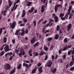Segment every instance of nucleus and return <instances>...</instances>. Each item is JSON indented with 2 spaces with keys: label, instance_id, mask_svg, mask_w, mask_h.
I'll use <instances>...</instances> for the list:
<instances>
[{
  "label": "nucleus",
  "instance_id": "36",
  "mask_svg": "<svg viewBox=\"0 0 74 74\" xmlns=\"http://www.w3.org/2000/svg\"><path fill=\"white\" fill-rule=\"evenodd\" d=\"M70 67H71V66H72L74 64V63H73V61H71L70 62Z\"/></svg>",
  "mask_w": 74,
  "mask_h": 74
},
{
  "label": "nucleus",
  "instance_id": "44",
  "mask_svg": "<svg viewBox=\"0 0 74 74\" xmlns=\"http://www.w3.org/2000/svg\"><path fill=\"white\" fill-rule=\"evenodd\" d=\"M25 33V32H22L21 33V36H23L24 35Z\"/></svg>",
  "mask_w": 74,
  "mask_h": 74
},
{
  "label": "nucleus",
  "instance_id": "64",
  "mask_svg": "<svg viewBox=\"0 0 74 74\" xmlns=\"http://www.w3.org/2000/svg\"><path fill=\"white\" fill-rule=\"evenodd\" d=\"M71 55L74 54V51L73 50L71 52Z\"/></svg>",
  "mask_w": 74,
  "mask_h": 74
},
{
  "label": "nucleus",
  "instance_id": "43",
  "mask_svg": "<svg viewBox=\"0 0 74 74\" xmlns=\"http://www.w3.org/2000/svg\"><path fill=\"white\" fill-rule=\"evenodd\" d=\"M48 57L47 55H46L45 56V60H47L48 59Z\"/></svg>",
  "mask_w": 74,
  "mask_h": 74
},
{
  "label": "nucleus",
  "instance_id": "10",
  "mask_svg": "<svg viewBox=\"0 0 74 74\" xmlns=\"http://www.w3.org/2000/svg\"><path fill=\"white\" fill-rule=\"evenodd\" d=\"M4 49H5V51L6 52H7V51H10V50H9V46H8V45H6V46L4 48Z\"/></svg>",
  "mask_w": 74,
  "mask_h": 74
},
{
  "label": "nucleus",
  "instance_id": "55",
  "mask_svg": "<svg viewBox=\"0 0 74 74\" xmlns=\"http://www.w3.org/2000/svg\"><path fill=\"white\" fill-rule=\"evenodd\" d=\"M10 54L9 53H7L5 54V57H7V56L8 55Z\"/></svg>",
  "mask_w": 74,
  "mask_h": 74
},
{
  "label": "nucleus",
  "instance_id": "59",
  "mask_svg": "<svg viewBox=\"0 0 74 74\" xmlns=\"http://www.w3.org/2000/svg\"><path fill=\"white\" fill-rule=\"evenodd\" d=\"M47 21H45L43 22L42 23V24H45V23H46Z\"/></svg>",
  "mask_w": 74,
  "mask_h": 74
},
{
  "label": "nucleus",
  "instance_id": "45",
  "mask_svg": "<svg viewBox=\"0 0 74 74\" xmlns=\"http://www.w3.org/2000/svg\"><path fill=\"white\" fill-rule=\"evenodd\" d=\"M54 47V45H52L51 46V47L50 48V50H52V49H53V48Z\"/></svg>",
  "mask_w": 74,
  "mask_h": 74
},
{
  "label": "nucleus",
  "instance_id": "63",
  "mask_svg": "<svg viewBox=\"0 0 74 74\" xmlns=\"http://www.w3.org/2000/svg\"><path fill=\"white\" fill-rule=\"evenodd\" d=\"M15 51L16 52L17 54H18L19 52V50L18 49H16Z\"/></svg>",
  "mask_w": 74,
  "mask_h": 74
},
{
  "label": "nucleus",
  "instance_id": "5",
  "mask_svg": "<svg viewBox=\"0 0 74 74\" xmlns=\"http://www.w3.org/2000/svg\"><path fill=\"white\" fill-rule=\"evenodd\" d=\"M52 63V61H51L50 60H49L48 61V63L47 64V67H51Z\"/></svg>",
  "mask_w": 74,
  "mask_h": 74
},
{
  "label": "nucleus",
  "instance_id": "62",
  "mask_svg": "<svg viewBox=\"0 0 74 74\" xmlns=\"http://www.w3.org/2000/svg\"><path fill=\"white\" fill-rule=\"evenodd\" d=\"M13 57V56H11L10 58H9V60H12V58Z\"/></svg>",
  "mask_w": 74,
  "mask_h": 74
},
{
  "label": "nucleus",
  "instance_id": "1",
  "mask_svg": "<svg viewBox=\"0 0 74 74\" xmlns=\"http://www.w3.org/2000/svg\"><path fill=\"white\" fill-rule=\"evenodd\" d=\"M20 53H19L18 55L20 57L22 58V55H24L25 54V52L24 51V50H23V49L22 48L20 49Z\"/></svg>",
  "mask_w": 74,
  "mask_h": 74
},
{
  "label": "nucleus",
  "instance_id": "39",
  "mask_svg": "<svg viewBox=\"0 0 74 74\" xmlns=\"http://www.w3.org/2000/svg\"><path fill=\"white\" fill-rule=\"evenodd\" d=\"M71 11L68 10V12L66 14V16L70 14Z\"/></svg>",
  "mask_w": 74,
  "mask_h": 74
},
{
  "label": "nucleus",
  "instance_id": "7",
  "mask_svg": "<svg viewBox=\"0 0 74 74\" xmlns=\"http://www.w3.org/2000/svg\"><path fill=\"white\" fill-rule=\"evenodd\" d=\"M8 6L9 8H10L11 6L12 5V3H13V2H11V1L10 0H9L8 1Z\"/></svg>",
  "mask_w": 74,
  "mask_h": 74
},
{
  "label": "nucleus",
  "instance_id": "35",
  "mask_svg": "<svg viewBox=\"0 0 74 74\" xmlns=\"http://www.w3.org/2000/svg\"><path fill=\"white\" fill-rule=\"evenodd\" d=\"M33 39H34L35 41H37L38 40V39H36V37H34V38H32Z\"/></svg>",
  "mask_w": 74,
  "mask_h": 74
},
{
  "label": "nucleus",
  "instance_id": "11",
  "mask_svg": "<svg viewBox=\"0 0 74 74\" xmlns=\"http://www.w3.org/2000/svg\"><path fill=\"white\" fill-rule=\"evenodd\" d=\"M37 68L36 67L34 69H33L32 72V74H34V73H36L37 71Z\"/></svg>",
  "mask_w": 74,
  "mask_h": 74
},
{
  "label": "nucleus",
  "instance_id": "25",
  "mask_svg": "<svg viewBox=\"0 0 74 74\" xmlns=\"http://www.w3.org/2000/svg\"><path fill=\"white\" fill-rule=\"evenodd\" d=\"M5 53V52L4 51H2L0 53V56H1L3 55Z\"/></svg>",
  "mask_w": 74,
  "mask_h": 74
},
{
  "label": "nucleus",
  "instance_id": "13",
  "mask_svg": "<svg viewBox=\"0 0 74 74\" xmlns=\"http://www.w3.org/2000/svg\"><path fill=\"white\" fill-rule=\"evenodd\" d=\"M34 10V8L33 7H32V8H31L30 10H28V12L30 13H32V12H33V10Z\"/></svg>",
  "mask_w": 74,
  "mask_h": 74
},
{
  "label": "nucleus",
  "instance_id": "3",
  "mask_svg": "<svg viewBox=\"0 0 74 74\" xmlns=\"http://www.w3.org/2000/svg\"><path fill=\"white\" fill-rule=\"evenodd\" d=\"M60 8H62L63 7V5H62V4H58L56 5L54 8L56 12H57L58 9V7H60Z\"/></svg>",
  "mask_w": 74,
  "mask_h": 74
},
{
  "label": "nucleus",
  "instance_id": "16",
  "mask_svg": "<svg viewBox=\"0 0 74 74\" xmlns=\"http://www.w3.org/2000/svg\"><path fill=\"white\" fill-rule=\"evenodd\" d=\"M33 57H34L35 56H37L38 55L39 53L38 52H34L33 53Z\"/></svg>",
  "mask_w": 74,
  "mask_h": 74
},
{
  "label": "nucleus",
  "instance_id": "50",
  "mask_svg": "<svg viewBox=\"0 0 74 74\" xmlns=\"http://www.w3.org/2000/svg\"><path fill=\"white\" fill-rule=\"evenodd\" d=\"M42 65V64L40 63H39L37 64L38 66V67H40V66Z\"/></svg>",
  "mask_w": 74,
  "mask_h": 74
},
{
  "label": "nucleus",
  "instance_id": "53",
  "mask_svg": "<svg viewBox=\"0 0 74 74\" xmlns=\"http://www.w3.org/2000/svg\"><path fill=\"white\" fill-rule=\"evenodd\" d=\"M3 29L2 28H0V35L2 32Z\"/></svg>",
  "mask_w": 74,
  "mask_h": 74
},
{
  "label": "nucleus",
  "instance_id": "20",
  "mask_svg": "<svg viewBox=\"0 0 74 74\" xmlns=\"http://www.w3.org/2000/svg\"><path fill=\"white\" fill-rule=\"evenodd\" d=\"M16 67H14V70H12V71L10 73V74H14V73L15 72V70H16L15 69Z\"/></svg>",
  "mask_w": 74,
  "mask_h": 74
},
{
  "label": "nucleus",
  "instance_id": "33",
  "mask_svg": "<svg viewBox=\"0 0 74 74\" xmlns=\"http://www.w3.org/2000/svg\"><path fill=\"white\" fill-rule=\"evenodd\" d=\"M21 64H20L19 65V66L17 67V69L18 70H19L20 69H21Z\"/></svg>",
  "mask_w": 74,
  "mask_h": 74
},
{
  "label": "nucleus",
  "instance_id": "57",
  "mask_svg": "<svg viewBox=\"0 0 74 74\" xmlns=\"http://www.w3.org/2000/svg\"><path fill=\"white\" fill-rule=\"evenodd\" d=\"M12 42L13 44H15V40L14 39L12 40Z\"/></svg>",
  "mask_w": 74,
  "mask_h": 74
},
{
  "label": "nucleus",
  "instance_id": "30",
  "mask_svg": "<svg viewBox=\"0 0 74 74\" xmlns=\"http://www.w3.org/2000/svg\"><path fill=\"white\" fill-rule=\"evenodd\" d=\"M36 41L34 40L33 38L31 40V43L32 44H34L35 42Z\"/></svg>",
  "mask_w": 74,
  "mask_h": 74
},
{
  "label": "nucleus",
  "instance_id": "41",
  "mask_svg": "<svg viewBox=\"0 0 74 74\" xmlns=\"http://www.w3.org/2000/svg\"><path fill=\"white\" fill-rule=\"evenodd\" d=\"M9 8V6H8L5 5V10H8Z\"/></svg>",
  "mask_w": 74,
  "mask_h": 74
},
{
  "label": "nucleus",
  "instance_id": "21",
  "mask_svg": "<svg viewBox=\"0 0 74 74\" xmlns=\"http://www.w3.org/2000/svg\"><path fill=\"white\" fill-rule=\"evenodd\" d=\"M44 6L42 5V8L41 9V12L42 13H43L44 12Z\"/></svg>",
  "mask_w": 74,
  "mask_h": 74
},
{
  "label": "nucleus",
  "instance_id": "15",
  "mask_svg": "<svg viewBox=\"0 0 74 74\" xmlns=\"http://www.w3.org/2000/svg\"><path fill=\"white\" fill-rule=\"evenodd\" d=\"M56 71L57 69L56 68H54L53 69H52L51 72L52 73V74H54V73H56Z\"/></svg>",
  "mask_w": 74,
  "mask_h": 74
},
{
  "label": "nucleus",
  "instance_id": "28",
  "mask_svg": "<svg viewBox=\"0 0 74 74\" xmlns=\"http://www.w3.org/2000/svg\"><path fill=\"white\" fill-rule=\"evenodd\" d=\"M22 19L24 23H25L27 22V19H26L25 18H23Z\"/></svg>",
  "mask_w": 74,
  "mask_h": 74
},
{
  "label": "nucleus",
  "instance_id": "49",
  "mask_svg": "<svg viewBox=\"0 0 74 74\" xmlns=\"http://www.w3.org/2000/svg\"><path fill=\"white\" fill-rule=\"evenodd\" d=\"M62 57H63V60H64L65 59H66V55H64Z\"/></svg>",
  "mask_w": 74,
  "mask_h": 74
},
{
  "label": "nucleus",
  "instance_id": "52",
  "mask_svg": "<svg viewBox=\"0 0 74 74\" xmlns=\"http://www.w3.org/2000/svg\"><path fill=\"white\" fill-rule=\"evenodd\" d=\"M25 23H24L23 24H21L20 25V26L21 27H22V26H25Z\"/></svg>",
  "mask_w": 74,
  "mask_h": 74
},
{
  "label": "nucleus",
  "instance_id": "19",
  "mask_svg": "<svg viewBox=\"0 0 74 74\" xmlns=\"http://www.w3.org/2000/svg\"><path fill=\"white\" fill-rule=\"evenodd\" d=\"M54 19H55V21L56 22H58V17L57 16H56L54 17Z\"/></svg>",
  "mask_w": 74,
  "mask_h": 74
},
{
  "label": "nucleus",
  "instance_id": "58",
  "mask_svg": "<svg viewBox=\"0 0 74 74\" xmlns=\"http://www.w3.org/2000/svg\"><path fill=\"white\" fill-rule=\"evenodd\" d=\"M71 3L72 5H73L74 4V1H71Z\"/></svg>",
  "mask_w": 74,
  "mask_h": 74
},
{
  "label": "nucleus",
  "instance_id": "34",
  "mask_svg": "<svg viewBox=\"0 0 74 74\" xmlns=\"http://www.w3.org/2000/svg\"><path fill=\"white\" fill-rule=\"evenodd\" d=\"M33 23L34 26H35V27H36V22L35 21H33Z\"/></svg>",
  "mask_w": 74,
  "mask_h": 74
},
{
  "label": "nucleus",
  "instance_id": "47",
  "mask_svg": "<svg viewBox=\"0 0 74 74\" xmlns=\"http://www.w3.org/2000/svg\"><path fill=\"white\" fill-rule=\"evenodd\" d=\"M62 49H61L60 50H59L58 52L59 53H62Z\"/></svg>",
  "mask_w": 74,
  "mask_h": 74
},
{
  "label": "nucleus",
  "instance_id": "42",
  "mask_svg": "<svg viewBox=\"0 0 74 74\" xmlns=\"http://www.w3.org/2000/svg\"><path fill=\"white\" fill-rule=\"evenodd\" d=\"M24 62L25 63H29L30 62L28 60H24Z\"/></svg>",
  "mask_w": 74,
  "mask_h": 74
},
{
  "label": "nucleus",
  "instance_id": "60",
  "mask_svg": "<svg viewBox=\"0 0 74 74\" xmlns=\"http://www.w3.org/2000/svg\"><path fill=\"white\" fill-rule=\"evenodd\" d=\"M22 23V22L21 21H19L18 22V24H21Z\"/></svg>",
  "mask_w": 74,
  "mask_h": 74
},
{
  "label": "nucleus",
  "instance_id": "18",
  "mask_svg": "<svg viewBox=\"0 0 74 74\" xmlns=\"http://www.w3.org/2000/svg\"><path fill=\"white\" fill-rule=\"evenodd\" d=\"M68 49V46L66 45L64 47L63 49H62V51H65L67 49Z\"/></svg>",
  "mask_w": 74,
  "mask_h": 74
},
{
  "label": "nucleus",
  "instance_id": "29",
  "mask_svg": "<svg viewBox=\"0 0 74 74\" xmlns=\"http://www.w3.org/2000/svg\"><path fill=\"white\" fill-rule=\"evenodd\" d=\"M64 43H67L68 42L67 38H65L64 40Z\"/></svg>",
  "mask_w": 74,
  "mask_h": 74
},
{
  "label": "nucleus",
  "instance_id": "27",
  "mask_svg": "<svg viewBox=\"0 0 74 74\" xmlns=\"http://www.w3.org/2000/svg\"><path fill=\"white\" fill-rule=\"evenodd\" d=\"M45 54V52H43L42 51H41V52L39 54V56H42Z\"/></svg>",
  "mask_w": 74,
  "mask_h": 74
},
{
  "label": "nucleus",
  "instance_id": "40",
  "mask_svg": "<svg viewBox=\"0 0 74 74\" xmlns=\"http://www.w3.org/2000/svg\"><path fill=\"white\" fill-rule=\"evenodd\" d=\"M54 21V20L53 19H50L49 21V24L51 23L52 21Z\"/></svg>",
  "mask_w": 74,
  "mask_h": 74
},
{
  "label": "nucleus",
  "instance_id": "61",
  "mask_svg": "<svg viewBox=\"0 0 74 74\" xmlns=\"http://www.w3.org/2000/svg\"><path fill=\"white\" fill-rule=\"evenodd\" d=\"M24 30L25 29L24 28H23L21 29V31L22 32H25Z\"/></svg>",
  "mask_w": 74,
  "mask_h": 74
},
{
  "label": "nucleus",
  "instance_id": "26",
  "mask_svg": "<svg viewBox=\"0 0 74 74\" xmlns=\"http://www.w3.org/2000/svg\"><path fill=\"white\" fill-rule=\"evenodd\" d=\"M43 19L42 18L40 20L38 21V22L37 23V24L38 25L40 24L43 21Z\"/></svg>",
  "mask_w": 74,
  "mask_h": 74
},
{
  "label": "nucleus",
  "instance_id": "37",
  "mask_svg": "<svg viewBox=\"0 0 74 74\" xmlns=\"http://www.w3.org/2000/svg\"><path fill=\"white\" fill-rule=\"evenodd\" d=\"M48 48H47L46 46H45L44 47V49L46 51L48 50Z\"/></svg>",
  "mask_w": 74,
  "mask_h": 74
},
{
  "label": "nucleus",
  "instance_id": "54",
  "mask_svg": "<svg viewBox=\"0 0 74 74\" xmlns=\"http://www.w3.org/2000/svg\"><path fill=\"white\" fill-rule=\"evenodd\" d=\"M32 49H31L28 52V53H32Z\"/></svg>",
  "mask_w": 74,
  "mask_h": 74
},
{
  "label": "nucleus",
  "instance_id": "38",
  "mask_svg": "<svg viewBox=\"0 0 74 74\" xmlns=\"http://www.w3.org/2000/svg\"><path fill=\"white\" fill-rule=\"evenodd\" d=\"M64 16V14H63L61 13L60 14V17L62 18Z\"/></svg>",
  "mask_w": 74,
  "mask_h": 74
},
{
  "label": "nucleus",
  "instance_id": "48",
  "mask_svg": "<svg viewBox=\"0 0 74 74\" xmlns=\"http://www.w3.org/2000/svg\"><path fill=\"white\" fill-rule=\"evenodd\" d=\"M72 9V6H69L68 10L71 11Z\"/></svg>",
  "mask_w": 74,
  "mask_h": 74
},
{
  "label": "nucleus",
  "instance_id": "32",
  "mask_svg": "<svg viewBox=\"0 0 74 74\" xmlns=\"http://www.w3.org/2000/svg\"><path fill=\"white\" fill-rule=\"evenodd\" d=\"M53 38L51 37L49 38H47V41L49 42L51 41V40Z\"/></svg>",
  "mask_w": 74,
  "mask_h": 74
},
{
  "label": "nucleus",
  "instance_id": "24",
  "mask_svg": "<svg viewBox=\"0 0 74 74\" xmlns=\"http://www.w3.org/2000/svg\"><path fill=\"white\" fill-rule=\"evenodd\" d=\"M61 29L59 25H58L57 26L56 30L57 31H59V30H61Z\"/></svg>",
  "mask_w": 74,
  "mask_h": 74
},
{
  "label": "nucleus",
  "instance_id": "12",
  "mask_svg": "<svg viewBox=\"0 0 74 74\" xmlns=\"http://www.w3.org/2000/svg\"><path fill=\"white\" fill-rule=\"evenodd\" d=\"M23 67H26L27 69H28L29 68V65L27 63H24L23 64Z\"/></svg>",
  "mask_w": 74,
  "mask_h": 74
},
{
  "label": "nucleus",
  "instance_id": "22",
  "mask_svg": "<svg viewBox=\"0 0 74 74\" xmlns=\"http://www.w3.org/2000/svg\"><path fill=\"white\" fill-rule=\"evenodd\" d=\"M59 37V35L58 34H56L54 37V39L56 40H58Z\"/></svg>",
  "mask_w": 74,
  "mask_h": 74
},
{
  "label": "nucleus",
  "instance_id": "9",
  "mask_svg": "<svg viewBox=\"0 0 74 74\" xmlns=\"http://www.w3.org/2000/svg\"><path fill=\"white\" fill-rule=\"evenodd\" d=\"M20 30H16L15 35H16L20 36L21 35V33L20 32Z\"/></svg>",
  "mask_w": 74,
  "mask_h": 74
},
{
  "label": "nucleus",
  "instance_id": "4",
  "mask_svg": "<svg viewBox=\"0 0 74 74\" xmlns=\"http://www.w3.org/2000/svg\"><path fill=\"white\" fill-rule=\"evenodd\" d=\"M4 68L5 70H9L10 69L11 67L9 64H7L4 65Z\"/></svg>",
  "mask_w": 74,
  "mask_h": 74
},
{
  "label": "nucleus",
  "instance_id": "14",
  "mask_svg": "<svg viewBox=\"0 0 74 74\" xmlns=\"http://www.w3.org/2000/svg\"><path fill=\"white\" fill-rule=\"evenodd\" d=\"M26 15L25 11V10H23V13L22 14L21 17H24Z\"/></svg>",
  "mask_w": 74,
  "mask_h": 74
},
{
  "label": "nucleus",
  "instance_id": "23",
  "mask_svg": "<svg viewBox=\"0 0 74 74\" xmlns=\"http://www.w3.org/2000/svg\"><path fill=\"white\" fill-rule=\"evenodd\" d=\"M27 4H26L27 6H30L32 4V2H28V3H27Z\"/></svg>",
  "mask_w": 74,
  "mask_h": 74
},
{
  "label": "nucleus",
  "instance_id": "8",
  "mask_svg": "<svg viewBox=\"0 0 74 74\" xmlns=\"http://www.w3.org/2000/svg\"><path fill=\"white\" fill-rule=\"evenodd\" d=\"M72 26V25H71V24L69 23L68 24V26H67V31H69L71 29V27Z\"/></svg>",
  "mask_w": 74,
  "mask_h": 74
},
{
  "label": "nucleus",
  "instance_id": "2",
  "mask_svg": "<svg viewBox=\"0 0 74 74\" xmlns=\"http://www.w3.org/2000/svg\"><path fill=\"white\" fill-rule=\"evenodd\" d=\"M17 24L16 22H14L12 23H10V28L11 27L12 29H13L14 28Z\"/></svg>",
  "mask_w": 74,
  "mask_h": 74
},
{
  "label": "nucleus",
  "instance_id": "6",
  "mask_svg": "<svg viewBox=\"0 0 74 74\" xmlns=\"http://www.w3.org/2000/svg\"><path fill=\"white\" fill-rule=\"evenodd\" d=\"M38 70L39 72V74H40L41 73H42L43 72V71L42 69V66L40 67L38 69Z\"/></svg>",
  "mask_w": 74,
  "mask_h": 74
},
{
  "label": "nucleus",
  "instance_id": "46",
  "mask_svg": "<svg viewBox=\"0 0 74 74\" xmlns=\"http://www.w3.org/2000/svg\"><path fill=\"white\" fill-rule=\"evenodd\" d=\"M70 70L71 71H74V67H71Z\"/></svg>",
  "mask_w": 74,
  "mask_h": 74
},
{
  "label": "nucleus",
  "instance_id": "17",
  "mask_svg": "<svg viewBox=\"0 0 74 74\" xmlns=\"http://www.w3.org/2000/svg\"><path fill=\"white\" fill-rule=\"evenodd\" d=\"M40 44V43L39 42H36L35 44L33 46L35 47H36L38 46Z\"/></svg>",
  "mask_w": 74,
  "mask_h": 74
},
{
  "label": "nucleus",
  "instance_id": "31",
  "mask_svg": "<svg viewBox=\"0 0 74 74\" xmlns=\"http://www.w3.org/2000/svg\"><path fill=\"white\" fill-rule=\"evenodd\" d=\"M7 38L6 37H4L3 39V43H5L7 42Z\"/></svg>",
  "mask_w": 74,
  "mask_h": 74
},
{
  "label": "nucleus",
  "instance_id": "51",
  "mask_svg": "<svg viewBox=\"0 0 74 74\" xmlns=\"http://www.w3.org/2000/svg\"><path fill=\"white\" fill-rule=\"evenodd\" d=\"M61 19L62 20H65L66 19L65 17H61Z\"/></svg>",
  "mask_w": 74,
  "mask_h": 74
},
{
  "label": "nucleus",
  "instance_id": "56",
  "mask_svg": "<svg viewBox=\"0 0 74 74\" xmlns=\"http://www.w3.org/2000/svg\"><path fill=\"white\" fill-rule=\"evenodd\" d=\"M50 24L49 23L47 24V25H45V27H48L50 25Z\"/></svg>",
  "mask_w": 74,
  "mask_h": 74
}]
</instances>
